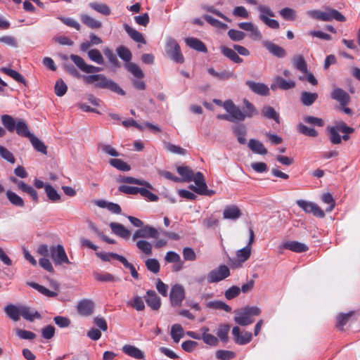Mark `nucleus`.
<instances>
[{
  "label": "nucleus",
  "mask_w": 360,
  "mask_h": 360,
  "mask_svg": "<svg viewBox=\"0 0 360 360\" xmlns=\"http://www.w3.org/2000/svg\"><path fill=\"white\" fill-rule=\"evenodd\" d=\"M6 194L7 199L13 205L19 207H24L25 202L23 199L15 193L8 190L6 191Z\"/></svg>",
  "instance_id": "obj_38"
},
{
  "label": "nucleus",
  "mask_w": 360,
  "mask_h": 360,
  "mask_svg": "<svg viewBox=\"0 0 360 360\" xmlns=\"http://www.w3.org/2000/svg\"><path fill=\"white\" fill-rule=\"evenodd\" d=\"M340 129L338 126L331 127L329 130L330 141L334 144H339L341 143L342 137L340 135Z\"/></svg>",
  "instance_id": "obj_63"
},
{
  "label": "nucleus",
  "mask_w": 360,
  "mask_h": 360,
  "mask_svg": "<svg viewBox=\"0 0 360 360\" xmlns=\"http://www.w3.org/2000/svg\"><path fill=\"white\" fill-rule=\"evenodd\" d=\"M124 30L134 41L143 44L146 43L143 34L129 25H124Z\"/></svg>",
  "instance_id": "obj_37"
},
{
  "label": "nucleus",
  "mask_w": 360,
  "mask_h": 360,
  "mask_svg": "<svg viewBox=\"0 0 360 360\" xmlns=\"http://www.w3.org/2000/svg\"><path fill=\"white\" fill-rule=\"evenodd\" d=\"M257 11L259 13V18L261 21H263L264 18L266 19L269 17L273 18L275 16L274 11L266 5H259L257 7Z\"/></svg>",
  "instance_id": "obj_49"
},
{
  "label": "nucleus",
  "mask_w": 360,
  "mask_h": 360,
  "mask_svg": "<svg viewBox=\"0 0 360 360\" xmlns=\"http://www.w3.org/2000/svg\"><path fill=\"white\" fill-rule=\"evenodd\" d=\"M28 284L30 286L34 288L38 292L48 297H55L58 295V293L56 292L47 289L46 287L41 285L38 283L32 282Z\"/></svg>",
  "instance_id": "obj_41"
},
{
  "label": "nucleus",
  "mask_w": 360,
  "mask_h": 360,
  "mask_svg": "<svg viewBox=\"0 0 360 360\" xmlns=\"http://www.w3.org/2000/svg\"><path fill=\"white\" fill-rule=\"evenodd\" d=\"M251 255V248L249 245H246L242 249L238 250L236 252L237 260L240 262H244L250 257Z\"/></svg>",
  "instance_id": "obj_54"
},
{
  "label": "nucleus",
  "mask_w": 360,
  "mask_h": 360,
  "mask_svg": "<svg viewBox=\"0 0 360 360\" xmlns=\"http://www.w3.org/2000/svg\"><path fill=\"white\" fill-rule=\"evenodd\" d=\"M50 256L56 265L70 264L68 255L63 245H57L50 247Z\"/></svg>",
  "instance_id": "obj_5"
},
{
  "label": "nucleus",
  "mask_w": 360,
  "mask_h": 360,
  "mask_svg": "<svg viewBox=\"0 0 360 360\" xmlns=\"http://www.w3.org/2000/svg\"><path fill=\"white\" fill-rule=\"evenodd\" d=\"M230 326L228 324L221 325L217 330V335L219 338L224 342L228 341V334Z\"/></svg>",
  "instance_id": "obj_64"
},
{
  "label": "nucleus",
  "mask_w": 360,
  "mask_h": 360,
  "mask_svg": "<svg viewBox=\"0 0 360 360\" xmlns=\"http://www.w3.org/2000/svg\"><path fill=\"white\" fill-rule=\"evenodd\" d=\"M281 249H287L292 252L300 253L308 250V246L298 241H286L282 244Z\"/></svg>",
  "instance_id": "obj_18"
},
{
  "label": "nucleus",
  "mask_w": 360,
  "mask_h": 360,
  "mask_svg": "<svg viewBox=\"0 0 360 360\" xmlns=\"http://www.w3.org/2000/svg\"><path fill=\"white\" fill-rule=\"evenodd\" d=\"M83 80L86 84H94L97 89H109L119 95H125V91L113 80L103 74L84 75Z\"/></svg>",
  "instance_id": "obj_1"
},
{
  "label": "nucleus",
  "mask_w": 360,
  "mask_h": 360,
  "mask_svg": "<svg viewBox=\"0 0 360 360\" xmlns=\"http://www.w3.org/2000/svg\"><path fill=\"white\" fill-rule=\"evenodd\" d=\"M207 307L214 309H223L226 312L231 311V308L228 304L220 300L209 302L207 303Z\"/></svg>",
  "instance_id": "obj_53"
},
{
  "label": "nucleus",
  "mask_w": 360,
  "mask_h": 360,
  "mask_svg": "<svg viewBox=\"0 0 360 360\" xmlns=\"http://www.w3.org/2000/svg\"><path fill=\"white\" fill-rule=\"evenodd\" d=\"M297 129L300 133L310 137H316L318 132L313 128L308 127L303 124H300L297 126Z\"/></svg>",
  "instance_id": "obj_62"
},
{
  "label": "nucleus",
  "mask_w": 360,
  "mask_h": 360,
  "mask_svg": "<svg viewBox=\"0 0 360 360\" xmlns=\"http://www.w3.org/2000/svg\"><path fill=\"white\" fill-rule=\"evenodd\" d=\"M127 306L136 309L138 311H143L146 308L143 299L139 295L134 296L127 302Z\"/></svg>",
  "instance_id": "obj_34"
},
{
  "label": "nucleus",
  "mask_w": 360,
  "mask_h": 360,
  "mask_svg": "<svg viewBox=\"0 0 360 360\" xmlns=\"http://www.w3.org/2000/svg\"><path fill=\"white\" fill-rule=\"evenodd\" d=\"M165 52L169 58L174 62L178 63H182L184 62V56L181 53L180 46L174 39L172 37L167 39Z\"/></svg>",
  "instance_id": "obj_3"
},
{
  "label": "nucleus",
  "mask_w": 360,
  "mask_h": 360,
  "mask_svg": "<svg viewBox=\"0 0 360 360\" xmlns=\"http://www.w3.org/2000/svg\"><path fill=\"white\" fill-rule=\"evenodd\" d=\"M184 330L180 324H174L171 328V336L175 343H178L183 338Z\"/></svg>",
  "instance_id": "obj_47"
},
{
  "label": "nucleus",
  "mask_w": 360,
  "mask_h": 360,
  "mask_svg": "<svg viewBox=\"0 0 360 360\" xmlns=\"http://www.w3.org/2000/svg\"><path fill=\"white\" fill-rule=\"evenodd\" d=\"M89 6L94 10L95 11L104 15H109L110 14V7L103 3H98V2H91L89 4Z\"/></svg>",
  "instance_id": "obj_39"
},
{
  "label": "nucleus",
  "mask_w": 360,
  "mask_h": 360,
  "mask_svg": "<svg viewBox=\"0 0 360 360\" xmlns=\"http://www.w3.org/2000/svg\"><path fill=\"white\" fill-rule=\"evenodd\" d=\"M2 124L4 127L10 132H13L15 130L16 122L13 117L8 115H3L1 117Z\"/></svg>",
  "instance_id": "obj_45"
},
{
  "label": "nucleus",
  "mask_w": 360,
  "mask_h": 360,
  "mask_svg": "<svg viewBox=\"0 0 360 360\" xmlns=\"http://www.w3.org/2000/svg\"><path fill=\"white\" fill-rule=\"evenodd\" d=\"M204 333L201 335V339L205 343L210 346H216L218 343V339L214 335L207 333L209 329L207 328H203Z\"/></svg>",
  "instance_id": "obj_55"
},
{
  "label": "nucleus",
  "mask_w": 360,
  "mask_h": 360,
  "mask_svg": "<svg viewBox=\"0 0 360 360\" xmlns=\"http://www.w3.org/2000/svg\"><path fill=\"white\" fill-rule=\"evenodd\" d=\"M297 205L302 208L306 213H312L315 217L323 218L325 217L324 212L319 206L312 202L304 200H298Z\"/></svg>",
  "instance_id": "obj_8"
},
{
  "label": "nucleus",
  "mask_w": 360,
  "mask_h": 360,
  "mask_svg": "<svg viewBox=\"0 0 360 360\" xmlns=\"http://www.w3.org/2000/svg\"><path fill=\"white\" fill-rule=\"evenodd\" d=\"M322 21H331L336 20L338 22H345L346 18L338 11L326 7V11L322 12Z\"/></svg>",
  "instance_id": "obj_15"
},
{
  "label": "nucleus",
  "mask_w": 360,
  "mask_h": 360,
  "mask_svg": "<svg viewBox=\"0 0 360 360\" xmlns=\"http://www.w3.org/2000/svg\"><path fill=\"white\" fill-rule=\"evenodd\" d=\"M20 306L17 307L14 304H10L4 307V311L7 316L13 321H18L21 316Z\"/></svg>",
  "instance_id": "obj_27"
},
{
  "label": "nucleus",
  "mask_w": 360,
  "mask_h": 360,
  "mask_svg": "<svg viewBox=\"0 0 360 360\" xmlns=\"http://www.w3.org/2000/svg\"><path fill=\"white\" fill-rule=\"evenodd\" d=\"M261 114L265 118L274 120L276 123H280L278 113L271 106H264L261 110Z\"/></svg>",
  "instance_id": "obj_33"
},
{
  "label": "nucleus",
  "mask_w": 360,
  "mask_h": 360,
  "mask_svg": "<svg viewBox=\"0 0 360 360\" xmlns=\"http://www.w3.org/2000/svg\"><path fill=\"white\" fill-rule=\"evenodd\" d=\"M292 64L295 69L302 73H307V65L303 58L300 55H296L292 58Z\"/></svg>",
  "instance_id": "obj_36"
},
{
  "label": "nucleus",
  "mask_w": 360,
  "mask_h": 360,
  "mask_svg": "<svg viewBox=\"0 0 360 360\" xmlns=\"http://www.w3.org/2000/svg\"><path fill=\"white\" fill-rule=\"evenodd\" d=\"M147 305L153 310L158 311L161 307V300L154 290H147L144 297Z\"/></svg>",
  "instance_id": "obj_13"
},
{
  "label": "nucleus",
  "mask_w": 360,
  "mask_h": 360,
  "mask_svg": "<svg viewBox=\"0 0 360 360\" xmlns=\"http://www.w3.org/2000/svg\"><path fill=\"white\" fill-rule=\"evenodd\" d=\"M80 19L83 24L91 29H98L102 27V22L87 14H81Z\"/></svg>",
  "instance_id": "obj_31"
},
{
  "label": "nucleus",
  "mask_w": 360,
  "mask_h": 360,
  "mask_svg": "<svg viewBox=\"0 0 360 360\" xmlns=\"http://www.w3.org/2000/svg\"><path fill=\"white\" fill-rule=\"evenodd\" d=\"M223 107L226 111L229 113L231 122L236 120H245V113H243V112H242L239 108L236 106L232 101L227 100L224 101L223 103Z\"/></svg>",
  "instance_id": "obj_7"
},
{
  "label": "nucleus",
  "mask_w": 360,
  "mask_h": 360,
  "mask_svg": "<svg viewBox=\"0 0 360 360\" xmlns=\"http://www.w3.org/2000/svg\"><path fill=\"white\" fill-rule=\"evenodd\" d=\"M185 42L188 46L200 52H207V48L205 44L198 39L194 37H188L185 39Z\"/></svg>",
  "instance_id": "obj_29"
},
{
  "label": "nucleus",
  "mask_w": 360,
  "mask_h": 360,
  "mask_svg": "<svg viewBox=\"0 0 360 360\" xmlns=\"http://www.w3.org/2000/svg\"><path fill=\"white\" fill-rule=\"evenodd\" d=\"M110 227L112 231L117 236L127 239L130 236V231L127 229L122 224L117 223V222H111L110 224Z\"/></svg>",
  "instance_id": "obj_23"
},
{
  "label": "nucleus",
  "mask_w": 360,
  "mask_h": 360,
  "mask_svg": "<svg viewBox=\"0 0 360 360\" xmlns=\"http://www.w3.org/2000/svg\"><path fill=\"white\" fill-rule=\"evenodd\" d=\"M243 103L245 107V110L243 112V113H245V119L246 117H252L254 115L258 114V111L252 103H251L247 99H244Z\"/></svg>",
  "instance_id": "obj_57"
},
{
  "label": "nucleus",
  "mask_w": 360,
  "mask_h": 360,
  "mask_svg": "<svg viewBox=\"0 0 360 360\" xmlns=\"http://www.w3.org/2000/svg\"><path fill=\"white\" fill-rule=\"evenodd\" d=\"M295 86V82L293 80H285L280 76L274 78L273 83L271 84V89L274 91L277 89L282 90H288Z\"/></svg>",
  "instance_id": "obj_14"
},
{
  "label": "nucleus",
  "mask_w": 360,
  "mask_h": 360,
  "mask_svg": "<svg viewBox=\"0 0 360 360\" xmlns=\"http://www.w3.org/2000/svg\"><path fill=\"white\" fill-rule=\"evenodd\" d=\"M45 191L49 199L51 201L56 202L60 199V195L58 193L57 191L50 184L45 186Z\"/></svg>",
  "instance_id": "obj_59"
},
{
  "label": "nucleus",
  "mask_w": 360,
  "mask_h": 360,
  "mask_svg": "<svg viewBox=\"0 0 360 360\" xmlns=\"http://www.w3.org/2000/svg\"><path fill=\"white\" fill-rule=\"evenodd\" d=\"M262 44L270 53L278 58H283L286 56V51L283 47L273 43L271 41L264 40L262 41Z\"/></svg>",
  "instance_id": "obj_16"
},
{
  "label": "nucleus",
  "mask_w": 360,
  "mask_h": 360,
  "mask_svg": "<svg viewBox=\"0 0 360 360\" xmlns=\"http://www.w3.org/2000/svg\"><path fill=\"white\" fill-rule=\"evenodd\" d=\"M241 211L236 205H230L225 207L223 212V217L226 219L236 220L240 217Z\"/></svg>",
  "instance_id": "obj_19"
},
{
  "label": "nucleus",
  "mask_w": 360,
  "mask_h": 360,
  "mask_svg": "<svg viewBox=\"0 0 360 360\" xmlns=\"http://www.w3.org/2000/svg\"><path fill=\"white\" fill-rule=\"evenodd\" d=\"M232 334L233 335L235 342L240 345H244L249 343L252 338L251 333L248 331L241 333L239 327L238 326L233 328Z\"/></svg>",
  "instance_id": "obj_12"
},
{
  "label": "nucleus",
  "mask_w": 360,
  "mask_h": 360,
  "mask_svg": "<svg viewBox=\"0 0 360 360\" xmlns=\"http://www.w3.org/2000/svg\"><path fill=\"white\" fill-rule=\"evenodd\" d=\"M248 146V148L256 154L266 155L267 153V150L264 144L257 139H250Z\"/></svg>",
  "instance_id": "obj_24"
},
{
  "label": "nucleus",
  "mask_w": 360,
  "mask_h": 360,
  "mask_svg": "<svg viewBox=\"0 0 360 360\" xmlns=\"http://www.w3.org/2000/svg\"><path fill=\"white\" fill-rule=\"evenodd\" d=\"M234 321L238 325L245 326L253 323V316H258L261 309L257 307H245L234 311Z\"/></svg>",
  "instance_id": "obj_2"
},
{
  "label": "nucleus",
  "mask_w": 360,
  "mask_h": 360,
  "mask_svg": "<svg viewBox=\"0 0 360 360\" xmlns=\"http://www.w3.org/2000/svg\"><path fill=\"white\" fill-rule=\"evenodd\" d=\"M87 55L91 61H93L98 65L103 64V62H104L103 57L101 53L98 49H90L87 52Z\"/></svg>",
  "instance_id": "obj_51"
},
{
  "label": "nucleus",
  "mask_w": 360,
  "mask_h": 360,
  "mask_svg": "<svg viewBox=\"0 0 360 360\" xmlns=\"http://www.w3.org/2000/svg\"><path fill=\"white\" fill-rule=\"evenodd\" d=\"M317 98L318 94L316 93L303 91L301 94V101L307 106L312 105Z\"/></svg>",
  "instance_id": "obj_48"
},
{
  "label": "nucleus",
  "mask_w": 360,
  "mask_h": 360,
  "mask_svg": "<svg viewBox=\"0 0 360 360\" xmlns=\"http://www.w3.org/2000/svg\"><path fill=\"white\" fill-rule=\"evenodd\" d=\"M70 58L77 65V67L84 72L90 74L102 70V68L100 67L86 64L84 59L77 55L71 54Z\"/></svg>",
  "instance_id": "obj_9"
},
{
  "label": "nucleus",
  "mask_w": 360,
  "mask_h": 360,
  "mask_svg": "<svg viewBox=\"0 0 360 360\" xmlns=\"http://www.w3.org/2000/svg\"><path fill=\"white\" fill-rule=\"evenodd\" d=\"M230 276L229 268L224 265H219L217 268L211 270L207 276L209 283L220 282Z\"/></svg>",
  "instance_id": "obj_4"
},
{
  "label": "nucleus",
  "mask_w": 360,
  "mask_h": 360,
  "mask_svg": "<svg viewBox=\"0 0 360 360\" xmlns=\"http://www.w3.org/2000/svg\"><path fill=\"white\" fill-rule=\"evenodd\" d=\"M96 205L101 208H107L110 212L113 214H120L121 213V207L120 206L114 202H108L104 200H99L96 202Z\"/></svg>",
  "instance_id": "obj_30"
},
{
  "label": "nucleus",
  "mask_w": 360,
  "mask_h": 360,
  "mask_svg": "<svg viewBox=\"0 0 360 360\" xmlns=\"http://www.w3.org/2000/svg\"><path fill=\"white\" fill-rule=\"evenodd\" d=\"M177 172L181 176L184 181H191L194 172L191 169L186 166H179L177 167Z\"/></svg>",
  "instance_id": "obj_52"
},
{
  "label": "nucleus",
  "mask_w": 360,
  "mask_h": 360,
  "mask_svg": "<svg viewBox=\"0 0 360 360\" xmlns=\"http://www.w3.org/2000/svg\"><path fill=\"white\" fill-rule=\"evenodd\" d=\"M18 189L29 194L34 202H37L39 201L37 192L32 186L25 184V182H20L18 184Z\"/></svg>",
  "instance_id": "obj_35"
},
{
  "label": "nucleus",
  "mask_w": 360,
  "mask_h": 360,
  "mask_svg": "<svg viewBox=\"0 0 360 360\" xmlns=\"http://www.w3.org/2000/svg\"><path fill=\"white\" fill-rule=\"evenodd\" d=\"M122 350L125 354L136 359L141 360L145 357L144 352L134 345H125Z\"/></svg>",
  "instance_id": "obj_20"
},
{
  "label": "nucleus",
  "mask_w": 360,
  "mask_h": 360,
  "mask_svg": "<svg viewBox=\"0 0 360 360\" xmlns=\"http://www.w3.org/2000/svg\"><path fill=\"white\" fill-rule=\"evenodd\" d=\"M160 233V232H159L157 229L149 225H146L135 231L132 236V240H136L138 238L158 239Z\"/></svg>",
  "instance_id": "obj_6"
},
{
  "label": "nucleus",
  "mask_w": 360,
  "mask_h": 360,
  "mask_svg": "<svg viewBox=\"0 0 360 360\" xmlns=\"http://www.w3.org/2000/svg\"><path fill=\"white\" fill-rule=\"evenodd\" d=\"M121 181L127 184H137L139 186H144L150 189H153L152 185L148 181L140 180L131 176H124L121 179Z\"/></svg>",
  "instance_id": "obj_56"
},
{
  "label": "nucleus",
  "mask_w": 360,
  "mask_h": 360,
  "mask_svg": "<svg viewBox=\"0 0 360 360\" xmlns=\"http://www.w3.org/2000/svg\"><path fill=\"white\" fill-rule=\"evenodd\" d=\"M220 49L221 53L233 62L236 63H241L243 61V60L239 57L234 49H232L224 46H221Z\"/></svg>",
  "instance_id": "obj_28"
},
{
  "label": "nucleus",
  "mask_w": 360,
  "mask_h": 360,
  "mask_svg": "<svg viewBox=\"0 0 360 360\" xmlns=\"http://www.w3.org/2000/svg\"><path fill=\"white\" fill-rule=\"evenodd\" d=\"M184 296V289L181 285L176 284L172 286L169 295L172 305L180 306Z\"/></svg>",
  "instance_id": "obj_10"
},
{
  "label": "nucleus",
  "mask_w": 360,
  "mask_h": 360,
  "mask_svg": "<svg viewBox=\"0 0 360 360\" xmlns=\"http://www.w3.org/2000/svg\"><path fill=\"white\" fill-rule=\"evenodd\" d=\"M234 134L237 136L238 141L241 144L246 143L245 136L246 134V128L243 124H238L233 128Z\"/></svg>",
  "instance_id": "obj_43"
},
{
  "label": "nucleus",
  "mask_w": 360,
  "mask_h": 360,
  "mask_svg": "<svg viewBox=\"0 0 360 360\" xmlns=\"http://www.w3.org/2000/svg\"><path fill=\"white\" fill-rule=\"evenodd\" d=\"M209 74L220 80H227L230 79H236V75L231 70H223L217 72L214 68H210L207 70Z\"/></svg>",
  "instance_id": "obj_22"
},
{
  "label": "nucleus",
  "mask_w": 360,
  "mask_h": 360,
  "mask_svg": "<svg viewBox=\"0 0 360 360\" xmlns=\"http://www.w3.org/2000/svg\"><path fill=\"white\" fill-rule=\"evenodd\" d=\"M15 130L19 136L26 137L27 139L33 134L30 131L27 124L22 120H18L16 122Z\"/></svg>",
  "instance_id": "obj_32"
},
{
  "label": "nucleus",
  "mask_w": 360,
  "mask_h": 360,
  "mask_svg": "<svg viewBox=\"0 0 360 360\" xmlns=\"http://www.w3.org/2000/svg\"><path fill=\"white\" fill-rule=\"evenodd\" d=\"M21 316L29 321H33L35 319H41V315L34 309L27 306H20Z\"/></svg>",
  "instance_id": "obj_25"
},
{
  "label": "nucleus",
  "mask_w": 360,
  "mask_h": 360,
  "mask_svg": "<svg viewBox=\"0 0 360 360\" xmlns=\"http://www.w3.org/2000/svg\"><path fill=\"white\" fill-rule=\"evenodd\" d=\"M94 303L90 300H82L77 304L78 313L84 316H90L94 311Z\"/></svg>",
  "instance_id": "obj_17"
},
{
  "label": "nucleus",
  "mask_w": 360,
  "mask_h": 360,
  "mask_svg": "<svg viewBox=\"0 0 360 360\" xmlns=\"http://www.w3.org/2000/svg\"><path fill=\"white\" fill-rule=\"evenodd\" d=\"M29 140L30 141L32 146L37 151L40 152L44 155L47 153V148L45 144L37 137H36L34 134H32L29 138Z\"/></svg>",
  "instance_id": "obj_40"
},
{
  "label": "nucleus",
  "mask_w": 360,
  "mask_h": 360,
  "mask_svg": "<svg viewBox=\"0 0 360 360\" xmlns=\"http://www.w3.org/2000/svg\"><path fill=\"white\" fill-rule=\"evenodd\" d=\"M192 181H194L195 186H191L190 188L197 193H198L200 189L203 188L207 185L204 179L203 174L200 172L193 174Z\"/></svg>",
  "instance_id": "obj_26"
},
{
  "label": "nucleus",
  "mask_w": 360,
  "mask_h": 360,
  "mask_svg": "<svg viewBox=\"0 0 360 360\" xmlns=\"http://www.w3.org/2000/svg\"><path fill=\"white\" fill-rule=\"evenodd\" d=\"M246 84L253 92L257 94L262 96H266L269 94V89L266 84L263 83L247 81Z\"/></svg>",
  "instance_id": "obj_21"
},
{
  "label": "nucleus",
  "mask_w": 360,
  "mask_h": 360,
  "mask_svg": "<svg viewBox=\"0 0 360 360\" xmlns=\"http://www.w3.org/2000/svg\"><path fill=\"white\" fill-rule=\"evenodd\" d=\"M126 69L131 72L137 79H142L144 77V74L141 69L134 63H127L125 65Z\"/></svg>",
  "instance_id": "obj_46"
},
{
  "label": "nucleus",
  "mask_w": 360,
  "mask_h": 360,
  "mask_svg": "<svg viewBox=\"0 0 360 360\" xmlns=\"http://www.w3.org/2000/svg\"><path fill=\"white\" fill-rule=\"evenodd\" d=\"M109 162L111 166L120 171L128 172L131 169V167L121 159H111Z\"/></svg>",
  "instance_id": "obj_50"
},
{
  "label": "nucleus",
  "mask_w": 360,
  "mask_h": 360,
  "mask_svg": "<svg viewBox=\"0 0 360 360\" xmlns=\"http://www.w3.org/2000/svg\"><path fill=\"white\" fill-rule=\"evenodd\" d=\"M279 13L282 18L286 20H295L297 18L296 11L290 8H284Z\"/></svg>",
  "instance_id": "obj_60"
},
{
  "label": "nucleus",
  "mask_w": 360,
  "mask_h": 360,
  "mask_svg": "<svg viewBox=\"0 0 360 360\" xmlns=\"http://www.w3.org/2000/svg\"><path fill=\"white\" fill-rule=\"evenodd\" d=\"M96 255L101 259L103 261L105 262H110L112 259H115L118 260L119 262H121V257H123V256L120 255L117 253L113 252H98L96 253Z\"/></svg>",
  "instance_id": "obj_58"
},
{
  "label": "nucleus",
  "mask_w": 360,
  "mask_h": 360,
  "mask_svg": "<svg viewBox=\"0 0 360 360\" xmlns=\"http://www.w3.org/2000/svg\"><path fill=\"white\" fill-rule=\"evenodd\" d=\"M138 249L146 255H151L153 252L152 244L146 240H139L136 243Z\"/></svg>",
  "instance_id": "obj_42"
},
{
  "label": "nucleus",
  "mask_w": 360,
  "mask_h": 360,
  "mask_svg": "<svg viewBox=\"0 0 360 360\" xmlns=\"http://www.w3.org/2000/svg\"><path fill=\"white\" fill-rule=\"evenodd\" d=\"M94 276L96 280L101 282H112L117 281L118 279L115 278V277L109 273H94Z\"/></svg>",
  "instance_id": "obj_61"
},
{
  "label": "nucleus",
  "mask_w": 360,
  "mask_h": 360,
  "mask_svg": "<svg viewBox=\"0 0 360 360\" xmlns=\"http://www.w3.org/2000/svg\"><path fill=\"white\" fill-rule=\"evenodd\" d=\"M332 99L338 101L341 106H346L350 101V96L347 92L339 87H335L330 93Z\"/></svg>",
  "instance_id": "obj_11"
},
{
  "label": "nucleus",
  "mask_w": 360,
  "mask_h": 360,
  "mask_svg": "<svg viewBox=\"0 0 360 360\" xmlns=\"http://www.w3.org/2000/svg\"><path fill=\"white\" fill-rule=\"evenodd\" d=\"M1 71L15 79L16 82L25 84L26 81L25 77L17 71L4 67L1 68Z\"/></svg>",
  "instance_id": "obj_44"
}]
</instances>
